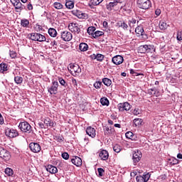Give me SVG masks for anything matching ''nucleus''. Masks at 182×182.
<instances>
[{
	"label": "nucleus",
	"mask_w": 182,
	"mask_h": 182,
	"mask_svg": "<svg viewBox=\"0 0 182 182\" xmlns=\"http://www.w3.org/2000/svg\"><path fill=\"white\" fill-rule=\"evenodd\" d=\"M118 26L119 28H122L123 29H127V28H129V26H127V24L124 22L118 23Z\"/></svg>",
	"instance_id": "43"
},
{
	"label": "nucleus",
	"mask_w": 182,
	"mask_h": 182,
	"mask_svg": "<svg viewBox=\"0 0 182 182\" xmlns=\"http://www.w3.org/2000/svg\"><path fill=\"white\" fill-rule=\"evenodd\" d=\"M135 32L138 35H143V33H144V30L143 29L142 26H139L135 28Z\"/></svg>",
	"instance_id": "34"
},
{
	"label": "nucleus",
	"mask_w": 182,
	"mask_h": 182,
	"mask_svg": "<svg viewBox=\"0 0 182 182\" xmlns=\"http://www.w3.org/2000/svg\"><path fill=\"white\" fill-rule=\"evenodd\" d=\"M118 109L119 112H129L132 109V105L129 102L119 103L118 105Z\"/></svg>",
	"instance_id": "8"
},
{
	"label": "nucleus",
	"mask_w": 182,
	"mask_h": 182,
	"mask_svg": "<svg viewBox=\"0 0 182 182\" xmlns=\"http://www.w3.org/2000/svg\"><path fill=\"white\" fill-rule=\"evenodd\" d=\"M84 143L85 144H87V143H89V138H87V137L84 138Z\"/></svg>",
	"instance_id": "60"
},
{
	"label": "nucleus",
	"mask_w": 182,
	"mask_h": 182,
	"mask_svg": "<svg viewBox=\"0 0 182 182\" xmlns=\"http://www.w3.org/2000/svg\"><path fill=\"white\" fill-rule=\"evenodd\" d=\"M178 163H179L178 160H173L171 162H168L167 164H168V166L171 167V166H176V164H178Z\"/></svg>",
	"instance_id": "45"
},
{
	"label": "nucleus",
	"mask_w": 182,
	"mask_h": 182,
	"mask_svg": "<svg viewBox=\"0 0 182 182\" xmlns=\"http://www.w3.org/2000/svg\"><path fill=\"white\" fill-rule=\"evenodd\" d=\"M21 26L22 28H29V20L24 18L21 20Z\"/></svg>",
	"instance_id": "29"
},
{
	"label": "nucleus",
	"mask_w": 182,
	"mask_h": 182,
	"mask_svg": "<svg viewBox=\"0 0 182 182\" xmlns=\"http://www.w3.org/2000/svg\"><path fill=\"white\" fill-rule=\"evenodd\" d=\"M27 8H28V11H32V9H33V6H32V4H31V3H29L27 5Z\"/></svg>",
	"instance_id": "55"
},
{
	"label": "nucleus",
	"mask_w": 182,
	"mask_h": 182,
	"mask_svg": "<svg viewBox=\"0 0 182 182\" xmlns=\"http://www.w3.org/2000/svg\"><path fill=\"white\" fill-rule=\"evenodd\" d=\"M61 156L64 160H69V154L68 152H64L62 154Z\"/></svg>",
	"instance_id": "50"
},
{
	"label": "nucleus",
	"mask_w": 182,
	"mask_h": 182,
	"mask_svg": "<svg viewBox=\"0 0 182 182\" xmlns=\"http://www.w3.org/2000/svg\"><path fill=\"white\" fill-rule=\"evenodd\" d=\"M46 170L51 174H56V173H58V168H56L53 165H48L46 166Z\"/></svg>",
	"instance_id": "21"
},
{
	"label": "nucleus",
	"mask_w": 182,
	"mask_h": 182,
	"mask_svg": "<svg viewBox=\"0 0 182 182\" xmlns=\"http://www.w3.org/2000/svg\"><path fill=\"white\" fill-rule=\"evenodd\" d=\"M125 136L127 137V139H133V132H128L125 134Z\"/></svg>",
	"instance_id": "49"
},
{
	"label": "nucleus",
	"mask_w": 182,
	"mask_h": 182,
	"mask_svg": "<svg viewBox=\"0 0 182 182\" xmlns=\"http://www.w3.org/2000/svg\"><path fill=\"white\" fill-rule=\"evenodd\" d=\"M117 4H122L120 1L115 0L114 1L109 2L108 4H107L106 8L108 11H112L114 6H117Z\"/></svg>",
	"instance_id": "18"
},
{
	"label": "nucleus",
	"mask_w": 182,
	"mask_h": 182,
	"mask_svg": "<svg viewBox=\"0 0 182 182\" xmlns=\"http://www.w3.org/2000/svg\"><path fill=\"white\" fill-rule=\"evenodd\" d=\"M71 162L77 167H80V166H82V164H83L82 160H71Z\"/></svg>",
	"instance_id": "36"
},
{
	"label": "nucleus",
	"mask_w": 182,
	"mask_h": 182,
	"mask_svg": "<svg viewBox=\"0 0 182 182\" xmlns=\"http://www.w3.org/2000/svg\"><path fill=\"white\" fill-rule=\"evenodd\" d=\"M94 87H95V89H100V87H102V82L98 81L95 82Z\"/></svg>",
	"instance_id": "48"
},
{
	"label": "nucleus",
	"mask_w": 182,
	"mask_h": 182,
	"mask_svg": "<svg viewBox=\"0 0 182 182\" xmlns=\"http://www.w3.org/2000/svg\"><path fill=\"white\" fill-rule=\"evenodd\" d=\"M102 35H104L103 31H97L92 34V37L96 39V38H99V36H102Z\"/></svg>",
	"instance_id": "39"
},
{
	"label": "nucleus",
	"mask_w": 182,
	"mask_h": 182,
	"mask_svg": "<svg viewBox=\"0 0 182 182\" xmlns=\"http://www.w3.org/2000/svg\"><path fill=\"white\" fill-rule=\"evenodd\" d=\"M72 14L73 15H74V16H77V18H78L79 19H87V18H89L87 14L80 10L74 9L72 11Z\"/></svg>",
	"instance_id": "4"
},
{
	"label": "nucleus",
	"mask_w": 182,
	"mask_h": 182,
	"mask_svg": "<svg viewBox=\"0 0 182 182\" xmlns=\"http://www.w3.org/2000/svg\"><path fill=\"white\" fill-rule=\"evenodd\" d=\"M156 15H157V16H159V15H160V14H161V11H160V9H157L155 11Z\"/></svg>",
	"instance_id": "59"
},
{
	"label": "nucleus",
	"mask_w": 182,
	"mask_h": 182,
	"mask_svg": "<svg viewBox=\"0 0 182 182\" xmlns=\"http://www.w3.org/2000/svg\"><path fill=\"white\" fill-rule=\"evenodd\" d=\"M19 134L18 133V131L16 129H7L6 130V136H8V137H10L11 139H14V137H17Z\"/></svg>",
	"instance_id": "11"
},
{
	"label": "nucleus",
	"mask_w": 182,
	"mask_h": 182,
	"mask_svg": "<svg viewBox=\"0 0 182 182\" xmlns=\"http://www.w3.org/2000/svg\"><path fill=\"white\" fill-rule=\"evenodd\" d=\"M132 113L134 114V116H139V114L141 113V110H140L139 108H135Z\"/></svg>",
	"instance_id": "46"
},
{
	"label": "nucleus",
	"mask_w": 182,
	"mask_h": 182,
	"mask_svg": "<svg viewBox=\"0 0 182 182\" xmlns=\"http://www.w3.org/2000/svg\"><path fill=\"white\" fill-rule=\"evenodd\" d=\"M131 75H134V76H143V74L137 73L134 72V70H130Z\"/></svg>",
	"instance_id": "53"
},
{
	"label": "nucleus",
	"mask_w": 182,
	"mask_h": 182,
	"mask_svg": "<svg viewBox=\"0 0 182 182\" xmlns=\"http://www.w3.org/2000/svg\"><path fill=\"white\" fill-rule=\"evenodd\" d=\"M91 59H96L98 62H102L105 59V56L102 54H92L90 55Z\"/></svg>",
	"instance_id": "22"
},
{
	"label": "nucleus",
	"mask_w": 182,
	"mask_h": 182,
	"mask_svg": "<svg viewBox=\"0 0 182 182\" xmlns=\"http://www.w3.org/2000/svg\"><path fill=\"white\" fill-rule=\"evenodd\" d=\"M48 35L52 38H55L56 35H58V32L56 29L51 28L48 29Z\"/></svg>",
	"instance_id": "31"
},
{
	"label": "nucleus",
	"mask_w": 182,
	"mask_h": 182,
	"mask_svg": "<svg viewBox=\"0 0 182 182\" xmlns=\"http://www.w3.org/2000/svg\"><path fill=\"white\" fill-rule=\"evenodd\" d=\"M58 82L62 86H65V85H66V81H65L62 77L58 78Z\"/></svg>",
	"instance_id": "52"
},
{
	"label": "nucleus",
	"mask_w": 182,
	"mask_h": 182,
	"mask_svg": "<svg viewBox=\"0 0 182 182\" xmlns=\"http://www.w3.org/2000/svg\"><path fill=\"white\" fill-rule=\"evenodd\" d=\"M18 129H20V130L23 133H29L32 127H31V124H29L28 122H23L19 124Z\"/></svg>",
	"instance_id": "6"
},
{
	"label": "nucleus",
	"mask_w": 182,
	"mask_h": 182,
	"mask_svg": "<svg viewBox=\"0 0 182 182\" xmlns=\"http://www.w3.org/2000/svg\"><path fill=\"white\" fill-rule=\"evenodd\" d=\"M10 57L11 59L16 58V53L15 51H10Z\"/></svg>",
	"instance_id": "54"
},
{
	"label": "nucleus",
	"mask_w": 182,
	"mask_h": 182,
	"mask_svg": "<svg viewBox=\"0 0 182 182\" xmlns=\"http://www.w3.org/2000/svg\"><path fill=\"white\" fill-rule=\"evenodd\" d=\"M4 173L8 177H12V176H14V170L11 168H6Z\"/></svg>",
	"instance_id": "30"
},
{
	"label": "nucleus",
	"mask_w": 182,
	"mask_h": 182,
	"mask_svg": "<svg viewBox=\"0 0 182 182\" xmlns=\"http://www.w3.org/2000/svg\"><path fill=\"white\" fill-rule=\"evenodd\" d=\"M9 152L3 147L0 146V157L1 159H9Z\"/></svg>",
	"instance_id": "17"
},
{
	"label": "nucleus",
	"mask_w": 182,
	"mask_h": 182,
	"mask_svg": "<svg viewBox=\"0 0 182 182\" xmlns=\"http://www.w3.org/2000/svg\"><path fill=\"white\" fill-rule=\"evenodd\" d=\"M97 171H98V174H99L100 177H102L103 173H105V170H103V168H98Z\"/></svg>",
	"instance_id": "51"
},
{
	"label": "nucleus",
	"mask_w": 182,
	"mask_h": 182,
	"mask_svg": "<svg viewBox=\"0 0 182 182\" xmlns=\"http://www.w3.org/2000/svg\"><path fill=\"white\" fill-rule=\"evenodd\" d=\"M53 6L55 8V9H62V8H63V5L59 2H55L53 4Z\"/></svg>",
	"instance_id": "42"
},
{
	"label": "nucleus",
	"mask_w": 182,
	"mask_h": 182,
	"mask_svg": "<svg viewBox=\"0 0 182 182\" xmlns=\"http://www.w3.org/2000/svg\"><path fill=\"white\" fill-rule=\"evenodd\" d=\"M137 182H147L148 180H150V173H147L143 176H138L136 177Z\"/></svg>",
	"instance_id": "15"
},
{
	"label": "nucleus",
	"mask_w": 182,
	"mask_h": 182,
	"mask_svg": "<svg viewBox=\"0 0 182 182\" xmlns=\"http://www.w3.org/2000/svg\"><path fill=\"white\" fill-rule=\"evenodd\" d=\"M86 133L92 137V139H95L96 137V129L92 127H88L86 129Z\"/></svg>",
	"instance_id": "16"
},
{
	"label": "nucleus",
	"mask_w": 182,
	"mask_h": 182,
	"mask_svg": "<svg viewBox=\"0 0 182 182\" xmlns=\"http://www.w3.org/2000/svg\"><path fill=\"white\" fill-rule=\"evenodd\" d=\"M138 8L141 9H149L151 6L150 0H137Z\"/></svg>",
	"instance_id": "3"
},
{
	"label": "nucleus",
	"mask_w": 182,
	"mask_h": 182,
	"mask_svg": "<svg viewBox=\"0 0 182 182\" xmlns=\"http://www.w3.org/2000/svg\"><path fill=\"white\" fill-rule=\"evenodd\" d=\"M11 4H13L15 9H18L17 12H21V11H23V9H26L25 5L21 3L19 0H11Z\"/></svg>",
	"instance_id": "7"
},
{
	"label": "nucleus",
	"mask_w": 182,
	"mask_h": 182,
	"mask_svg": "<svg viewBox=\"0 0 182 182\" xmlns=\"http://www.w3.org/2000/svg\"><path fill=\"white\" fill-rule=\"evenodd\" d=\"M103 2V0H90V6H97V5H100Z\"/></svg>",
	"instance_id": "27"
},
{
	"label": "nucleus",
	"mask_w": 182,
	"mask_h": 182,
	"mask_svg": "<svg viewBox=\"0 0 182 182\" xmlns=\"http://www.w3.org/2000/svg\"><path fill=\"white\" fill-rule=\"evenodd\" d=\"M8 70V65L5 63L0 64V73H5Z\"/></svg>",
	"instance_id": "33"
},
{
	"label": "nucleus",
	"mask_w": 182,
	"mask_h": 182,
	"mask_svg": "<svg viewBox=\"0 0 182 182\" xmlns=\"http://www.w3.org/2000/svg\"><path fill=\"white\" fill-rule=\"evenodd\" d=\"M134 160H140L142 157L141 151L139 150H135L132 156Z\"/></svg>",
	"instance_id": "23"
},
{
	"label": "nucleus",
	"mask_w": 182,
	"mask_h": 182,
	"mask_svg": "<svg viewBox=\"0 0 182 182\" xmlns=\"http://www.w3.org/2000/svg\"><path fill=\"white\" fill-rule=\"evenodd\" d=\"M43 123L46 127H55V122H53L50 118L44 119Z\"/></svg>",
	"instance_id": "20"
},
{
	"label": "nucleus",
	"mask_w": 182,
	"mask_h": 182,
	"mask_svg": "<svg viewBox=\"0 0 182 182\" xmlns=\"http://www.w3.org/2000/svg\"><path fill=\"white\" fill-rule=\"evenodd\" d=\"M156 48L153 45H144L139 47V52L141 53H151V52H154Z\"/></svg>",
	"instance_id": "1"
},
{
	"label": "nucleus",
	"mask_w": 182,
	"mask_h": 182,
	"mask_svg": "<svg viewBox=\"0 0 182 182\" xmlns=\"http://www.w3.org/2000/svg\"><path fill=\"white\" fill-rule=\"evenodd\" d=\"M61 38L63 41H65V42H69L70 41H72L73 36H72V33L69 31H63L61 33Z\"/></svg>",
	"instance_id": "12"
},
{
	"label": "nucleus",
	"mask_w": 182,
	"mask_h": 182,
	"mask_svg": "<svg viewBox=\"0 0 182 182\" xmlns=\"http://www.w3.org/2000/svg\"><path fill=\"white\" fill-rule=\"evenodd\" d=\"M134 25H136V19L132 18L129 21V26L130 28H134Z\"/></svg>",
	"instance_id": "44"
},
{
	"label": "nucleus",
	"mask_w": 182,
	"mask_h": 182,
	"mask_svg": "<svg viewBox=\"0 0 182 182\" xmlns=\"http://www.w3.org/2000/svg\"><path fill=\"white\" fill-rule=\"evenodd\" d=\"M167 28H168V25H167V23H166V21H161L159 22V28L161 29V31H166Z\"/></svg>",
	"instance_id": "25"
},
{
	"label": "nucleus",
	"mask_w": 182,
	"mask_h": 182,
	"mask_svg": "<svg viewBox=\"0 0 182 182\" xmlns=\"http://www.w3.org/2000/svg\"><path fill=\"white\" fill-rule=\"evenodd\" d=\"M177 157L180 159H182V154H178Z\"/></svg>",
	"instance_id": "63"
},
{
	"label": "nucleus",
	"mask_w": 182,
	"mask_h": 182,
	"mask_svg": "<svg viewBox=\"0 0 182 182\" xmlns=\"http://www.w3.org/2000/svg\"><path fill=\"white\" fill-rule=\"evenodd\" d=\"M102 83L107 86V87H109V86H112V80L107 78V77H105L102 79Z\"/></svg>",
	"instance_id": "32"
},
{
	"label": "nucleus",
	"mask_w": 182,
	"mask_h": 182,
	"mask_svg": "<svg viewBox=\"0 0 182 182\" xmlns=\"http://www.w3.org/2000/svg\"><path fill=\"white\" fill-rule=\"evenodd\" d=\"M100 103L102 105V106H109V100H107L106 97H102L100 100Z\"/></svg>",
	"instance_id": "38"
},
{
	"label": "nucleus",
	"mask_w": 182,
	"mask_h": 182,
	"mask_svg": "<svg viewBox=\"0 0 182 182\" xmlns=\"http://www.w3.org/2000/svg\"><path fill=\"white\" fill-rule=\"evenodd\" d=\"M65 6L68 9H73L75 7V3L73 1L67 0L65 2Z\"/></svg>",
	"instance_id": "28"
},
{
	"label": "nucleus",
	"mask_w": 182,
	"mask_h": 182,
	"mask_svg": "<svg viewBox=\"0 0 182 182\" xmlns=\"http://www.w3.org/2000/svg\"><path fill=\"white\" fill-rule=\"evenodd\" d=\"M68 70H69V72H70L71 74L73 75V76H75V75L80 73V72H82V69L80 68L79 65L73 64V63L70 64Z\"/></svg>",
	"instance_id": "2"
},
{
	"label": "nucleus",
	"mask_w": 182,
	"mask_h": 182,
	"mask_svg": "<svg viewBox=\"0 0 182 182\" xmlns=\"http://www.w3.org/2000/svg\"><path fill=\"white\" fill-rule=\"evenodd\" d=\"M114 127H117L118 129H120L122 127V126L120 125V124H114Z\"/></svg>",
	"instance_id": "61"
},
{
	"label": "nucleus",
	"mask_w": 182,
	"mask_h": 182,
	"mask_svg": "<svg viewBox=\"0 0 182 182\" xmlns=\"http://www.w3.org/2000/svg\"><path fill=\"white\" fill-rule=\"evenodd\" d=\"M77 159L79 160H82V159H80L79 156H74L73 159H71V160H77Z\"/></svg>",
	"instance_id": "62"
},
{
	"label": "nucleus",
	"mask_w": 182,
	"mask_h": 182,
	"mask_svg": "<svg viewBox=\"0 0 182 182\" xmlns=\"http://www.w3.org/2000/svg\"><path fill=\"white\" fill-rule=\"evenodd\" d=\"M14 81L16 85H21L23 82V78L21 76H16L14 77Z\"/></svg>",
	"instance_id": "35"
},
{
	"label": "nucleus",
	"mask_w": 182,
	"mask_h": 182,
	"mask_svg": "<svg viewBox=\"0 0 182 182\" xmlns=\"http://www.w3.org/2000/svg\"><path fill=\"white\" fill-rule=\"evenodd\" d=\"M177 41H182V31H179L176 35Z\"/></svg>",
	"instance_id": "47"
},
{
	"label": "nucleus",
	"mask_w": 182,
	"mask_h": 182,
	"mask_svg": "<svg viewBox=\"0 0 182 182\" xmlns=\"http://www.w3.org/2000/svg\"><path fill=\"white\" fill-rule=\"evenodd\" d=\"M79 49L81 52H86V50L89 49V46H87L86 43H81L79 46Z\"/></svg>",
	"instance_id": "26"
},
{
	"label": "nucleus",
	"mask_w": 182,
	"mask_h": 182,
	"mask_svg": "<svg viewBox=\"0 0 182 182\" xmlns=\"http://www.w3.org/2000/svg\"><path fill=\"white\" fill-rule=\"evenodd\" d=\"M31 41H36L37 42H45L46 37L41 33H33L31 34Z\"/></svg>",
	"instance_id": "5"
},
{
	"label": "nucleus",
	"mask_w": 182,
	"mask_h": 182,
	"mask_svg": "<svg viewBox=\"0 0 182 182\" xmlns=\"http://www.w3.org/2000/svg\"><path fill=\"white\" fill-rule=\"evenodd\" d=\"M69 31L75 33H79L80 32V28H79V24L77 23H70L68 25Z\"/></svg>",
	"instance_id": "9"
},
{
	"label": "nucleus",
	"mask_w": 182,
	"mask_h": 182,
	"mask_svg": "<svg viewBox=\"0 0 182 182\" xmlns=\"http://www.w3.org/2000/svg\"><path fill=\"white\" fill-rule=\"evenodd\" d=\"M124 61V58H123V56L122 55H115L112 58V62L114 63V65H122L123 62Z\"/></svg>",
	"instance_id": "14"
},
{
	"label": "nucleus",
	"mask_w": 182,
	"mask_h": 182,
	"mask_svg": "<svg viewBox=\"0 0 182 182\" xmlns=\"http://www.w3.org/2000/svg\"><path fill=\"white\" fill-rule=\"evenodd\" d=\"M0 124H4V117H2V115L0 114Z\"/></svg>",
	"instance_id": "58"
},
{
	"label": "nucleus",
	"mask_w": 182,
	"mask_h": 182,
	"mask_svg": "<svg viewBox=\"0 0 182 182\" xmlns=\"http://www.w3.org/2000/svg\"><path fill=\"white\" fill-rule=\"evenodd\" d=\"M95 31H96V28L94 26H90L87 28V32L89 35H92V36H93Z\"/></svg>",
	"instance_id": "41"
},
{
	"label": "nucleus",
	"mask_w": 182,
	"mask_h": 182,
	"mask_svg": "<svg viewBox=\"0 0 182 182\" xmlns=\"http://www.w3.org/2000/svg\"><path fill=\"white\" fill-rule=\"evenodd\" d=\"M113 150L115 153H120V151H122V146L119 144H115L113 146Z\"/></svg>",
	"instance_id": "40"
},
{
	"label": "nucleus",
	"mask_w": 182,
	"mask_h": 182,
	"mask_svg": "<svg viewBox=\"0 0 182 182\" xmlns=\"http://www.w3.org/2000/svg\"><path fill=\"white\" fill-rule=\"evenodd\" d=\"M141 123H143L142 119L136 118L134 119V124H135L136 127H137V126H141Z\"/></svg>",
	"instance_id": "37"
},
{
	"label": "nucleus",
	"mask_w": 182,
	"mask_h": 182,
	"mask_svg": "<svg viewBox=\"0 0 182 182\" xmlns=\"http://www.w3.org/2000/svg\"><path fill=\"white\" fill-rule=\"evenodd\" d=\"M72 84L75 86V87H76V86H77V82L76 81V79H73L72 80Z\"/></svg>",
	"instance_id": "56"
},
{
	"label": "nucleus",
	"mask_w": 182,
	"mask_h": 182,
	"mask_svg": "<svg viewBox=\"0 0 182 182\" xmlns=\"http://www.w3.org/2000/svg\"><path fill=\"white\" fill-rule=\"evenodd\" d=\"M29 147H30V150L33 153H39V151H41V145H39V144L38 143L32 142L29 144Z\"/></svg>",
	"instance_id": "13"
},
{
	"label": "nucleus",
	"mask_w": 182,
	"mask_h": 182,
	"mask_svg": "<svg viewBox=\"0 0 182 182\" xmlns=\"http://www.w3.org/2000/svg\"><path fill=\"white\" fill-rule=\"evenodd\" d=\"M103 130L105 132V134H112V133H114V129H112L109 127H104Z\"/></svg>",
	"instance_id": "24"
},
{
	"label": "nucleus",
	"mask_w": 182,
	"mask_h": 182,
	"mask_svg": "<svg viewBox=\"0 0 182 182\" xmlns=\"http://www.w3.org/2000/svg\"><path fill=\"white\" fill-rule=\"evenodd\" d=\"M38 125H39V127H41V129H45V124L44 123L39 122Z\"/></svg>",
	"instance_id": "57"
},
{
	"label": "nucleus",
	"mask_w": 182,
	"mask_h": 182,
	"mask_svg": "<svg viewBox=\"0 0 182 182\" xmlns=\"http://www.w3.org/2000/svg\"><path fill=\"white\" fill-rule=\"evenodd\" d=\"M103 26H105V28H107V21H104V22H103Z\"/></svg>",
	"instance_id": "64"
},
{
	"label": "nucleus",
	"mask_w": 182,
	"mask_h": 182,
	"mask_svg": "<svg viewBox=\"0 0 182 182\" xmlns=\"http://www.w3.org/2000/svg\"><path fill=\"white\" fill-rule=\"evenodd\" d=\"M99 156L101 160H107V159H109V152L105 149H102L100 151Z\"/></svg>",
	"instance_id": "19"
},
{
	"label": "nucleus",
	"mask_w": 182,
	"mask_h": 182,
	"mask_svg": "<svg viewBox=\"0 0 182 182\" xmlns=\"http://www.w3.org/2000/svg\"><path fill=\"white\" fill-rule=\"evenodd\" d=\"M58 87H59V82L58 81L53 82V85L48 88V91L50 95H56L58 93Z\"/></svg>",
	"instance_id": "10"
}]
</instances>
